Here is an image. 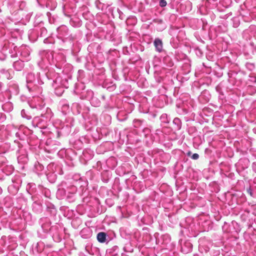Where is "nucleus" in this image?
I'll return each mask as SVG.
<instances>
[{"instance_id": "5", "label": "nucleus", "mask_w": 256, "mask_h": 256, "mask_svg": "<svg viewBox=\"0 0 256 256\" xmlns=\"http://www.w3.org/2000/svg\"><path fill=\"white\" fill-rule=\"evenodd\" d=\"M13 66L16 70H20L24 67V64L22 61H16L14 63Z\"/></svg>"}, {"instance_id": "15", "label": "nucleus", "mask_w": 256, "mask_h": 256, "mask_svg": "<svg viewBox=\"0 0 256 256\" xmlns=\"http://www.w3.org/2000/svg\"><path fill=\"white\" fill-rule=\"evenodd\" d=\"M248 191V193H249L251 196H252V192H251L250 189H249Z\"/></svg>"}, {"instance_id": "13", "label": "nucleus", "mask_w": 256, "mask_h": 256, "mask_svg": "<svg viewBox=\"0 0 256 256\" xmlns=\"http://www.w3.org/2000/svg\"><path fill=\"white\" fill-rule=\"evenodd\" d=\"M68 108V105L67 104H64L62 106V110H66Z\"/></svg>"}, {"instance_id": "2", "label": "nucleus", "mask_w": 256, "mask_h": 256, "mask_svg": "<svg viewBox=\"0 0 256 256\" xmlns=\"http://www.w3.org/2000/svg\"><path fill=\"white\" fill-rule=\"evenodd\" d=\"M154 44L156 51H158V52H161L162 51V41L160 38H156L154 42Z\"/></svg>"}, {"instance_id": "3", "label": "nucleus", "mask_w": 256, "mask_h": 256, "mask_svg": "<svg viewBox=\"0 0 256 256\" xmlns=\"http://www.w3.org/2000/svg\"><path fill=\"white\" fill-rule=\"evenodd\" d=\"M68 29L67 27L65 26H62L57 29L58 34L62 36H66L68 32Z\"/></svg>"}, {"instance_id": "9", "label": "nucleus", "mask_w": 256, "mask_h": 256, "mask_svg": "<svg viewBox=\"0 0 256 256\" xmlns=\"http://www.w3.org/2000/svg\"><path fill=\"white\" fill-rule=\"evenodd\" d=\"M21 115L23 117V118H25L28 120H30V119L31 118V116H28L26 114V111L24 110H22V111H21Z\"/></svg>"}, {"instance_id": "11", "label": "nucleus", "mask_w": 256, "mask_h": 256, "mask_svg": "<svg viewBox=\"0 0 256 256\" xmlns=\"http://www.w3.org/2000/svg\"><path fill=\"white\" fill-rule=\"evenodd\" d=\"M173 122L178 126L180 124V121L178 118H175L173 120Z\"/></svg>"}, {"instance_id": "10", "label": "nucleus", "mask_w": 256, "mask_h": 256, "mask_svg": "<svg viewBox=\"0 0 256 256\" xmlns=\"http://www.w3.org/2000/svg\"><path fill=\"white\" fill-rule=\"evenodd\" d=\"M166 4L167 2L165 0H160L159 4L161 7H164L166 6Z\"/></svg>"}, {"instance_id": "16", "label": "nucleus", "mask_w": 256, "mask_h": 256, "mask_svg": "<svg viewBox=\"0 0 256 256\" xmlns=\"http://www.w3.org/2000/svg\"><path fill=\"white\" fill-rule=\"evenodd\" d=\"M188 154V156H190L191 154V152H188V154Z\"/></svg>"}, {"instance_id": "8", "label": "nucleus", "mask_w": 256, "mask_h": 256, "mask_svg": "<svg viewBox=\"0 0 256 256\" xmlns=\"http://www.w3.org/2000/svg\"><path fill=\"white\" fill-rule=\"evenodd\" d=\"M142 121L140 120H134L133 122L135 128H138L142 124Z\"/></svg>"}, {"instance_id": "1", "label": "nucleus", "mask_w": 256, "mask_h": 256, "mask_svg": "<svg viewBox=\"0 0 256 256\" xmlns=\"http://www.w3.org/2000/svg\"><path fill=\"white\" fill-rule=\"evenodd\" d=\"M46 120H44L39 116H36L34 118L32 121V124L34 126H38L40 128H45L46 127Z\"/></svg>"}, {"instance_id": "12", "label": "nucleus", "mask_w": 256, "mask_h": 256, "mask_svg": "<svg viewBox=\"0 0 256 256\" xmlns=\"http://www.w3.org/2000/svg\"><path fill=\"white\" fill-rule=\"evenodd\" d=\"M191 158L193 160H196L198 158L199 155L198 154H194L192 155Z\"/></svg>"}, {"instance_id": "4", "label": "nucleus", "mask_w": 256, "mask_h": 256, "mask_svg": "<svg viewBox=\"0 0 256 256\" xmlns=\"http://www.w3.org/2000/svg\"><path fill=\"white\" fill-rule=\"evenodd\" d=\"M106 233L100 232L97 234V240L100 242H106Z\"/></svg>"}, {"instance_id": "6", "label": "nucleus", "mask_w": 256, "mask_h": 256, "mask_svg": "<svg viewBox=\"0 0 256 256\" xmlns=\"http://www.w3.org/2000/svg\"><path fill=\"white\" fill-rule=\"evenodd\" d=\"M35 81V77L32 74H29L26 77V82L28 84L27 87L28 89H30V86L28 85L29 83Z\"/></svg>"}, {"instance_id": "14", "label": "nucleus", "mask_w": 256, "mask_h": 256, "mask_svg": "<svg viewBox=\"0 0 256 256\" xmlns=\"http://www.w3.org/2000/svg\"><path fill=\"white\" fill-rule=\"evenodd\" d=\"M10 105V104H5L3 106V108H4L8 106H9Z\"/></svg>"}, {"instance_id": "7", "label": "nucleus", "mask_w": 256, "mask_h": 256, "mask_svg": "<svg viewBox=\"0 0 256 256\" xmlns=\"http://www.w3.org/2000/svg\"><path fill=\"white\" fill-rule=\"evenodd\" d=\"M92 104L94 106H98L100 104V101L98 100L96 98L93 97L92 99Z\"/></svg>"}]
</instances>
